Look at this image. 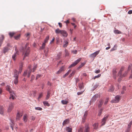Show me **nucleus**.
Masks as SVG:
<instances>
[{
    "label": "nucleus",
    "instance_id": "f257e3e1",
    "mask_svg": "<svg viewBox=\"0 0 132 132\" xmlns=\"http://www.w3.org/2000/svg\"><path fill=\"white\" fill-rule=\"evenodd\" d=\"M28 43L25 45L24 47H22V49L21 51L22 52V56H23V60H24L25 57L28 56L30 53V48L29 47H28Z\"/></svg>",
    "mask_w": 132,
    "mask_h": 132
},
{
    "label": "nucleus",
    "instance_id": "f03ea898",
    "mask_svg": "<svg viewBox=\"0 0 132 132\" xmlns=\"http://www.w3.org/2000/svg\"><path fill=\"white\" fill-rule=\"evenodd\" d=\"M109 116V114L105 115L104 116V117L102 119L101 121L102 124L101 125L102 126H103L105 124L106 121L108 118Z\"/></svg>",
    "mask_w": 132,
    "mask_h": 132
},
{
    "label": "nucleus",
    "instance_id": "7ed1b4c3",
    "mask_svg": "<svg viewBox=\"0 0 132 132\" xmlns=\"http://www.w3.org/2000/svg\"><path fill=\"white\" fill-rule=\"evenodd\" d=\"M81 60V58H79L75 61L74 62L72 63L69 67L68 68H69L72 67H74Z\"/></svg>",
    "mask_w": 132,
    "mask_h": 132
},
{
    "label": "nucleus",
    "instance_id": "20e7f679",
    "mask_svg": "<svg viewBox=\"0 0 132 132\" xmlns=\"http://www.w3.org/2000/svg\"><path fill=\"white\" fill-rule=\"evenodd\" d=\"M121 97V96L117 95L115 97V99H113L111 100V102L112 103H117L119 102L120 100V99Z\"/></svg>",
    "mask_w": 132,
    "mask_h": 132
},
{
    "label": "nucleus",
    "instance_id": "39448f33",
    "mask_svg": "<svg viewBox=\"0 0 132 132\" xmlns=\"http://www.w3.org/2000/svg\"><path fill=\"white\" fill-rule=\"evenodd\" d=\"M100 52V51H98L95 52L93 53L90 54L89 55V57L90 58H94Z\"/></svg>",
    "mask_w": 132,
    "mask_h": 132
},
{
    "label": "nucleus",
    "instance_id": "423d86ee",
    "mask_svg": "<svg viewBox=\"0 0 132 132\" xmlns=\"http://www.w3.org/2000/svg\"><path fill=\"white\" fill-rule=\"evenodd\" d=\"M117 68L115 67L113 68L112 70V74L113 75V78L115 79H116L117 78Z\"/></svg>",
    "mask_w": 132,
    "mask_h": 132
},
{
    "label": "nucleus",
    "instance_id": "0eeeda50",
    "mask_svg": "<svg viewBox=\"0 0 132 132\" xmlns=\"http://www.w3.org/2000/svg\"><path fill=\"white\" fill-rule=\"evenodd\" d=\"M19 73L17 70L15 69L14 70L13 77L14 78H18Z\"/></svg>",
    "mask_w": 132,
    "mask_h": 132
},
{
    "label": "nucleus",
    "instance_id": "6e6552de",
    "mask_svg": "<svg viewBox=\"0 0 132 132\" xmlns=\"http://www.w3.org/2000/svg\"><path fill=\"white\" fill-rule=\"evenodd\" d=\"M61 34L65 37H67L68 35L66 31L64 30H62Z\"/></svg>",
    "mask_w": 132,
    "mask_h": 132
},
{
    "label": "nucleus",
    "instance_id": "1a4fd4ad",
    "mask_svg": "<svg viewBox=\"0 0 132 132\" xmlns=\"http://www.w3.org/2000/svg\"><path fill=\"white\" fill-rule=\"evenodd\" d=\"M13 107V104L11 103L10 104L9 106V107L8 109V112H10L12 109Z\"/></svg>",
    "mask_w": 132,
    "mask_h": 132
},
{
    "label": "nucleus",
    "instance_id": "9d476101",
    "mask_svg": "<svg viewBox=\"0 0 132 132\" xmlns=\"http://www.w3.org/2000/svg\"><path fill=\"white\" fill-rule=\"evenodd\" d=\"M64 66H62L61 68H60L59 70L56 72V73L57 74H59L61 73L62 71H64Z\"/></svg>",
    "mask_w": 132,
    "mask_h": 132
},
{
    "label": "nucleus",
    "instance_id": "9b49d317",
    "mask_svg": "<svg viewBox=\"0 0 132 132\" xmlns=\"http://www.w3.org/2000/svg\"><path fill=\"white\" fill-rule=\"evenodd\" d=\"M4 38V36L3 35H2L1 37H0V47L1 46L2 44L3 43V42Z\"/></svg>",
    "mask_w": 132,
    "mask_h": 132
},
{
    "label": "nucleus",
    "instance_id": "f8f14e48",
    "mask_svg": "<svg viewBox=\"0 0 132 132\" xmlns=\"http://www.w3.org/2000/svg\"><path fill=\"white\" fill-rule=\"evenodd\" d=\"M69 122V119H65L63 122L62 124L63 125H64L65 124H68Z\"/></svg>",
    "mask_w": 132,
    "mask_h": 132
},
{
    "label": "nucleus",
    "instance_id": "ddd939ff",
    "mask_svg": "<svg viewBox=\"0 0 132 132\" xmlns=\"http://www.w3.org/2000/svg\"><path fill=\"white\" fill-rule=\"evenodd\" d=\"M97 97V95H94L92 98L91 101L92 102H95Z\"/></svg>",
    "mask_w": 132,
    "mask_h": 132
},
{
    "label": "nucleus",
    "instance_id": "4468645a",
    "mask_svg": "<svg viewBox=\"0 0 132 132\" xmlns=\"http://www.w3.org/2000/svg\"><path fill=\"white\" fill-rule=\"evenodd\" d=\"M11 122L10 123V127L12 128V130H13V127L14 125L13 121L11 119H10Z\"/></svg>",
    "mask_w": 132,
    "mask_h": 132
},
{
    "label": "nucleus",
    "instance_id": "2eb2a0df",
    "mask_svg": "<svg viewBox=\"0 0 132 132\" xmlns=\"http://www.w3.org/2000/svg\"><path fill=\"white\" fill-rule=\"evenodd\" d=\"M114 88L113 86H111L109 88V91L110 92H113L114 90Z\"/></svg>",
    "mask_w": 132,
    "mask_h": 132
},
{
    "label": "nucleus",
    "instance_id": "dca6fc26",
    "mask_svg": "<svg viewBox=\"0 0 132 132\" xmlns=\"http://www.w3.org/2000/svg\"><path fill=\"white\" fill-rule=\"evenodd\" d=\"M22 116V114H20L19 112H18L16 116V119L19 120L20 119V117Z\"/></svg>",
    "mask_w": 132,
    "mask_h": 132
},
{
    "label": "nucleus",
    "instance_id": "f3484780",
    "mask_svg": "<svg viewBox=\"0 0 132 132\" xmlns=\"http://www.w3.org/2000/svg\"><path fill=\"white\" fill-rule=\"evenodd\" d=\"M124 69V67H122L118 72V76H119L120 75L122 74V72L123 70Z\"/></svg>",
    "mask_w": 132,
    "mask_h": 132
},
{
    "label": "nucleus",
    "instance_id": "a211bd4d",
    "mask_svg": "<svg viewBox=\"0 0 132 132\" xmlns=\"http://www.w3.org/2000/svg\"><path fill=\"white\" fill-rule=\"evenodd\" d=\"M128 73V72L127 71H126L123 75H122L121 74V75H120L119 76L120 78H122L126 76L127 75Z\"/></svg>",
    "mask_w": 132,
    "mask_h": 132
},
{
    "label": "nucleus",
    "instance_id": "6ab92c4d",
    "mask_svg": "<svg viewBox=\"0 0 132 132\" xmlns=\"http://www.w3.org/2000/svg\"><path fill=\"white\" fill-rule=\"evenodd\" d=\"M23 119L24 121L25 122H26L27 121L28 119L27 118V115L26 114H25L24 115L23 118Z\"/></svg>",
    "mask_w": 132,
    "mask_h": 132
},
{
    "label": "nucleus",
    "instance_id": "aec40b11",
    "mask_svg": "<svg viewBox=\"0 0 132 132\" xmlns=\"http://www.w3.org/2000/svg\"><path fill=\"white\" fill-rule=\"evenodd\" d=\"M64 43L63 47H66L68 44V42L67 40H64Z\"/></svg>",
    "mask_w": 132,
    "mask_h": 132
},
{
    "label": "nucleus",
    "instance_id": "412c9836",
    "mask_svg": "<svg viewBox=\"0 0 132 132\" xmlns=\"http://www.w3.org/2000/svg\"><path fill=\"white\" fill-rule=\"evenodd\" d=\"M89 128L88 126H86L85 127L84 132H89Z\"/></svg>",
    "mask_w": 132,
    "mask_h": 132
},
{
    "label": "nucleus",
    "instance_id": "4be33fe9",
    "mask_svg": "<svg viewBox=\"0 0 132 132\" xmlns=\"http://www.w3.org/2000/svg\"><path fill=\"white\" fill-rule=\"evenodd\" d=\"M93 126L94 129L96 130L98 128V123H95L93 125Z\"/></svg>",
    "mask_w": 132,
    "mask_h": 132
},
{
    "label": "nucleus",
    "instance_id": "5701e85b",
    "mask_svg": "<svg viewBox=\"0 0 132 132\" xmlns=\"http://www.w3.org/2000/svg\"><path fill=\"white\" fill-rule=\"evenodd\" d=\"M62 30H60L59 29H57L55 30V32L57 34H61Z\"/></svg>",
    "mask_w": 132,
    "mask_h": 132
},
{
    "label": "nucleus",
    "instance_id": "b1692460",
    "mask_svg": "<svg viewBox=\"0 0 132 132\" xmlns=\"http://www.w3.org/2000/svg\"><path fill=\"white\" fill-rule=\"evenodd\" d=\"M86 63L85 62H83L77 68V69H79L80 68H81Z\"/></svg>",
    "mask_w": 132,
    "mask_h": 132
},
{
    "label": "nucleus",
    "instance_id": "393cba45",
    "mask_svg": "<svg viewBox=\"0 0 132 132\" xmlns=\"http://www.w3.org/2000/svg\"><path fill=\"white\" fill-rule=\"evenodd\" d=\"M9 49L7 47H4V48L3 50V52L4 54H5L8 51Z\"/></svg>",
    "mask_w": 132,
    "mask_h": 132
},
{
    "label": "nucleus",
    "instance_id": "a878e982",
    "mask_svg": "<svg viewBox=\"0 0 132 132\" xmlns=\"http://www.w3.org/2000/svg\"><path fill=\"white\" fill-rule=\"evenodd\" d=\"M14 83L15 85L17 84L18 82V78H14Z\"/></svg>",
    "mask_w": 132,
    "mask_h": 132
},
{
    "label": "nucleus",
    "instance_id": "bb28decb",
    "mask_svg": "<svg viewBox=\"0 0 132 132\" xmlns=\"http://www.w3.org/2000/svg\"><path fill=\"white\" fill-rule=\"evenodd\" d=\"M126 87L125 86H123V87H122V91L121 92V94H123L126 91Z\"/></svg>",
    "mask_w": 132,
    "mask_h": 132
},
{
    "label": "nucleus",
    "instance_id": "cd10ccee",
    "mask_svg": "<svg viewBox=\"0 0 132 132\" xmlns=\"http://www.w3.org/2000/svg\"><path fill=\"white\" fill-rule=\"evenodd\" d=\"M103 100H101L100 101H99V103L98 105V107L99 108L101 107L102 105L103 104Z\"/></svg>",
    "mask_w": 132,
    "mask_h": 132
},
{
    "label": "nucleus",
    "instance_id": "c85d7f7f",
    "mask_svg": "<svg viewBox=\"0 0 132 132\" xmlns=\"http://www.w3.org/2000/svg\"><path fill=\"white\" fill-rule=\"evenodd\" d=\"M45 47V43H43L42 44V46L40 47V50H42L44 49Z\"/></svg>",
    "mask_w": 132,
    "mask_h": 132
},
{
    "label": "nucleus",
    "instance_id": "c756f323",
    "mask_svg": "<svg viewBox=\"0 0 132 132\" xmlns=\"http://www.w3.org/2000/svg\"><path fill=\"white\" fill-rule=\"evenodd\" d=\"M0 113L1 114H3L4 113L3 111V109L2 106L0 107Z\"/></svg>",
    "mask_w": 132,
    "mask_h": 132
},
{
    "label": "nucleus",
    "instance_id": "7c9ffc66",
    "mask_svg": "<svg viewBox=\"0 0 132 132\" xmlns=\"http://www.w3.org/2000/svg\"><path fill=\"white\" fill-rule=\"evenodd\" d=\"M32 71L31 69H29L27 73V77H29L30 76V73Z\"/></svg>",
    "mask_w": 132,
    "mask_h": 132
},
{
    "label": "nucleus",
    "instance_id": "2f4dec72",
    "mask_svg": "<svg viewBox=\"0 0 132 132\" xmlns=\"http://www.w3.org/2000/svg\"><path fill=\"white\" fill-rule=\"evenodd\" d=\"M103 108L101 109L100 110L98 114V116H100L102 113V112L103 110Z\"/></svg>",
    "mask_w": 132,
    "mask_h": 132
},
{
    "label": "nucleus",
    "instance_id": "473e14b6",
    "mask_svg": "<svg viewBox=\"0 0 132 132\" xmlns=\"http://www.w3.org/2000/svg\"><path fill=\"white\" fill-rule=\"evenodd\" d=\"M15 34V33L14 32H10L9 33V35L11 38Z\"/></svg>",
    "mask_w": 132,
    "mask_h": 132
},
{
    "label": "nucleus",
    "instance_id": "72a5a7b5",
    "mask_svg": "<svg viewBox=\"0 0 132 132\" xmlns=\"http://www.w3.org/2000/svg\"><path fill=\"white\" fill-rule=\"evenodd\" d=\"M43 104L44 106H49L50 105V104H48V102L47 101H44L43 102Z\"/></svg>",
    "mask_w": 132,
    "mask_h": 132
},
{
    "label": "nucleus",
    "instance_id": "f704fd0d",
    "mask_svg": "<svg viewBox=\"0 0 132 132\" xmlns=\"http://www.w3.org/2000/svg\"><path fill=\"white\" fill-rule=\"evenodd\" d=\"M79 87L80 89H83L84 87L83 83L79 84Z\"/></svg>",
    "mask_w": 132,
    "mask_h": 132
},
{
    "label": "nucleus",
    "instance_id": "c9c22d12",
    "mask_svg": "<svg viewBox=\"0 0 132 132\" xmlns=\"http://www.w3.org/2000/svg\"><path fill=\"white\" fill-rule=\"evenodd\" d=\"M10 87V86L7 85L6 86V90L10 92V90L11 89Z\"/></svg>",
    "mask_w": 132,
    "mask_h": 132
},
{
    "label": "nucleus",
    "instance_id": "e433bc0d",
    "mask_svg": "<svg viewBox=\"0 0 132 132\" xmlns=\"http://www.w3.org/2000/svg\"><path fill=\"white\" fill-rule=\"evenodd\" d=\"M66 130L68 131V132H72V128L69 127H67Z\"/></svg>",
    "mask_w": 132,
    "mask_h": 132
},
{
    "label": "nucleus",
    "instance_id": "4c0bfd02",
    "mask_svg": "<svg viewBox=\"0 0 132 132\" xmlns=\"http://www.w3.org/2000/svg\"><path fill=\"white\" fill-rule=\"evenodd\" d=\"M16 53H14L12 56V58L14 61L16 60Z\"/></svg>",
    "mask_w": 132,
    "mask_h": 132
},
{
    "label": "nucleus",
    "instance_id": "58836bf2",
    "mask_svg": "<svg viewBox=\"0 0 132 132\" xmlns=\"http://www.w3.org/2000/svg\"><path fill=\"white\" fill-rule=\"evenodd\" d=\"M61 103L63 104H66L68 103V102L66 100H62L61 101Z\"/></svg>",
    "mask_w": 132,
    "mask_h": 132
},
{
    "label": "nucleus",
    "instance_id": "ea45409f",
    "mask_svg": "<svg viewBox=\"0 0 132 132\" xmlns=\"http://www.w3.org/2000/svg\"><path fill=\"white\" fill-rule=\"evenodd\" d=\"M49 36H47L46 38L44 40V43H45L47 42L49 40Z\"/></svg>",
    "mask_w": 132,
    "mask_h": 132
},
{
    "label": "nucleus",
    "instance_id": "a19ab883",
    "mask_svg": "<svg viewBox=\"0 0 132 132\" xmlns=\"http://www.w3.org/2000/svg\"><path fill=\"white\" fill-rule=\"evenodd\" d=\"M114 32L117 34H120L121 33V32L118 30H115L114 31Z\"/></svg>",
    "mask_w": 132,
    "mask_h": 132
},
{
    "label": "nucleus",
    "instance_id": "79ce46f5",
    "mask_svg": "<svg viewBox=\"0 0 132 132\" xmlns=\"http://www.w3.org/2000/svg\"><path fill=\"white\" fill-rule=\"evenodd\" d=\"M20 34H19L17 36H15L14 37L15 39L16 40H18L19 39L20 37Z\"/></svg>",
    "mask_w": 132,
    "mask_h": 132
},
{
    "label": "nucleus",
    "instance_id": "37998d69",
    "mask_svg": "<svg viewBox=\"0 0 132 132\" xmlns=\"http://www.w3.org/2000/svg\"><path fill=\"white\" fill-rule=\"evenodd\" d=\"M75 73V71H73L72 73L69 75V78L71 77L72 76H73Z\"/></svg>",
    "mask_w": 132,
    "mask_h": 132
},
{
    "label": "nucleus",
    "instance_id": "c03bdc74",
    "mask_svg": "<svg viewBox=\"0 0 132 132\" xmlns=\"http://www.w3.org/2000/svg\"><path fill=\"white\" fill-rule=\"evenodd\" d=\"M50 93L48 91L47 92V95L46 97V100H47L48 99L50 96Z\"/></svg>",
    "mask_w": 132,
    "mask_h": 132
},
{
    "label": "nucleus",
    "instance_id": "a18cd8bd",
    "mask_svg": "<svg viewBox=\"0 0 132 132\" xmlns=\"http://www.w3.org/2000/svg\"><path fill=\"white\" fill-rule=\"evenodd\" d=\"M116 45L114 46L112 48L111 50V51H112L117 49V47H116Z\"/></svg>",
    "mask_w": 132,
    "mask_h": 132
},
{
    "label": "nucleus",
    "instance_id": "49530a36",
    "mask_svg": "<svg viewBox=\"0 0 132 132\" xmlns=\"http://www.w3.org/2000/svg\"><path fill=\"white\" fill-rule=\"evenodd\" d=\"M101 76V75L100 74H98L97 75L95 76L94 78V79H95L96 78H97L100 77Z\"/></svg>",
    "mask_w": 132,
    "mask_h": 132
},
{
    "label": "nucleus",
    "instance_id": "de8ad7c7",
    "mask_svg": "<svg viewBox=\"0 0 132 132\" xmlns=\"http://www.w3.org/2000/svg\"><path fill=\"white\" fill-rule=\"evenodd\" d=\"M27 70H26L24 72L23 75V76H24V77H25L27 75Z\"/></svg>",
    "mask_w": 132,
    "mask_h": 132
},
{
    "label": "nucleus",
    "instance_id": "09e8293b",
    "mask_svg": "<svg viewBox=\"0 0 132 132\" xmlns=\"http://www.w3.org/2000/svg\"><path fill=\"white\" fill-rule=\"evenodd\" d=\"M37 66L36 65H35L32 68V72H34L35 70H36L37 68Z\"/></svg>",
    "mask_w": 132,
    "mask_h": 132
},
{
    "label": "nucleus",
    "instance_id": "8fccbe9b",
    "mask_svg": "<svg viewBox=\"0 0 132 132\" xmlns=\"http://www.w3.org/2000/svg\"><path fill=\"white\" fill-rule=\"evenodd\" d=\"M35 109L36 110H42V108L40 107H35Z\"/></svg>",
    "mask_w": 132,
    "mask_h": 132
},
{
    "label": "nucleus",
    "instance_id": "3c124183",
    "mask_svg": "<svg viewBox=\"0 0 132 132\" xmlns=\"http://www.w3.org/2000/svg\"><path fill=\"white\" fill-rule=\"evenodd\" d=\"M86 117H83L82 119V123H84L85 121V120L86 119Z\"/></svg>",
    "mask_w": 132,
    "mask_h": 132
},
{
    "label": "nucleus",
    "instance_id": "603ef678",
    "mask_svg": "<svg viewBox=\"0 0 132 132\" xmlns=\"http://www.w3.org/2000/svg\"><path fill=\"white\" fill-rule=\"evenodd\" d=\"M132 124V121H131L130 123H129L128 125V128H130L131 125Z\"/></svg>",
    "mask_w": 132,
    "mask_h": 132
},
{
    "label": "nucleus",
    "instance_id": "864d4df0",
    "mask_svg": "<svg viewBox=\"0 0 132 132\" xmlns=\"http://www.w3.org/2000/svg\"><path fill=\"white\" fill-rule=\"evenodd\" d=\"M100 69H98L97 70H95V72L96 73H100Z\"/></svg>",
    "mask_w": 132,
    "mask_h": 132
},
{
    "label": "nucleus",
    "instance_id": "5fc2aeb1",
    "mask_svg": "<svg viewBox=\"0 0 132 132\" xmlns=\"http://www.w3.org/2000/svg\"><path fill=\"white\" fill-rule=\"evenodd\" d=\"M35 78V77L33 75H32L31 76V79L30 80V81L32 82L33 80Z\"/></svg>",
    "mask_w": 132,
    "mask_h": 132
},
{
    "label": "nucleus",
    "instance_id": "6e6d98bb",
    "mask_svg": "<svg viewBox=\"0 0 132 132\" xmlns=\"http://www.w3.org/2000/svg\"><path fill=\"white\" fill-rule=\"evenodd\" d=\"M84 90L82 91L78 92L77 93V94L78 95H80L82 94L84 92Z\"/></svg>",
    "mask_w": 132,
    "mask_h": 132
},
{
    "label": "nucleus",
    "instance_id": "4d7b16f0",
    "mask_svg": "<svg viewBox=\"0 0 132 132\" xmlns=\"http://www.w3.org/2000/svg\"><path fill=\"white\" fill-rule=\"evenodd\" d=\"M87 115V111H85V112L84 115V117L86 118Z\"/></svg>",
    "mask_w": 132,
    "mask_h": 132
},
{
    "label": "nucleus",
    "instance_id": "13d9d810",
    "mask_svg": "<svg viewBox=\"0 0 132 132\" xmlns=\"http://www.w3.org/2000/svg\"><path fill=\"white\" fill-rule=\"evenodd\" d=\"M77 51L76 50L72 51V52L73 53V54H76L77 53Z\"/></svg>",
    "mask_w": 132,
    "mask_h": 132
},
{
    "label": "nucleus",
    "instance_id": "bf43d9fd",
    "mask_svg": "<svg viewBox=\"0 0 132 132\" xmlns=\"http://www.w3.org/2000/svg\"><path fill=\"white\" fill-rule=\"evenodd\" d=\"M44 52L45 53V56L47 57L48 56V50H47V51L45 52V51H44Z\"/></svg>",
    "mask_w": 132,
    "mask_h": 132
},
{
    "label": "nucleus",
    "instance_id": "052dcab7",
    "mask_svg": "<svg viewBox=\"0 0 132 132\" xmlns=\"http://www.w3.org/2000/svg\"><path fill=\"white\" fill-rule=\"evenodd\" d=\"M61 56V53H60L59 54H58L57 55V58L59 59Z\"/></svg>",
    "mask_w": 132,
    "mask_h": 132
},
{
    "label": "nucleus",
    "instance_id": "680f3d73",
    "mask_svg": "<svg viewBox=\"0 0 132 132\" xmlns=\"http://www.w3.org/2000/svg\"><path fill=\"white\" fill-rule=\"evenodd\" d=\"M98 86V85H95L93 87V90H94Z\"/></svg>",
    "mask_w": 132,
    "mask_h": 132
},
{
    "label": "nucleus",
    "instance_id": "e2e57ef3",
    "mask_svg": "<svg viewBox=\"0 0 132 132\" xmlns=\"http://www.w3.org/2000/svg\"><path fill=\"white\" fill-rule=\"evenodd\" d=\"M22 68H19V71L18 72L19 73H21L22 70Z\"/></svg>",
    "mask_w": 132,
    "mask_h": 132
},
{
    "label": "nucleus",
    "instance_id": "0e129e2a",
    "mask_svg": "<svg viewBox=\"0 0 132 132\" xmlns=\"http://www.w3.org/2000/svg\"><path fill=\"white\" fill-rule=\"evenodd\" d=\"M83 129L82 128H80L78 130L79 132H82L83 131Z\"/></svg>",
    "mask_w": 132,
    "mask_h": 132
},
{
    "label": "nucleus",
    "instance_id": "69168bd1",
    "mask_svg": "<svg viewBox=\"0 0 132 132\" xmlns=\"http://www.w3.org/2000/svg\"><path fill=\"white\" fill-rule=\"evenodd\" d=\"M23 63L21 62L19 68H22L23 67Z\"/></svg>",
    "mask_w": 132,
    "mask_h": 132
},
{
    "label": "nucleus",
    "instance_id": "338daca9",
    "mask_svg": "<svg viewBox=\"0 0 132 132\" xmlns=\"http://www.w3.org/2000/svg\"><path fill=\"white\" fill-rule=\"evenodd\" d=\"M65 56H67L68 55L69 53H68V51H65Z\"/></svg>",
    "mask_w": 132,
    "mask_h": 132
},
{
    "label": "nucleus",
    "instance_id": "774afa93",
    "mask_svg": "<svg viewBox=\"0 0 132 132\" xmlns=\"http://www.w3.org/2000/svg\"><path fill=\"white\" fill-rule=\"evenodd\" d=\"M128 13L129 14H131L132 13V10H130L128 12Z\"/></svg>",
    "mask_w": 132,
    "mask_h": 132
}]
</instances>
